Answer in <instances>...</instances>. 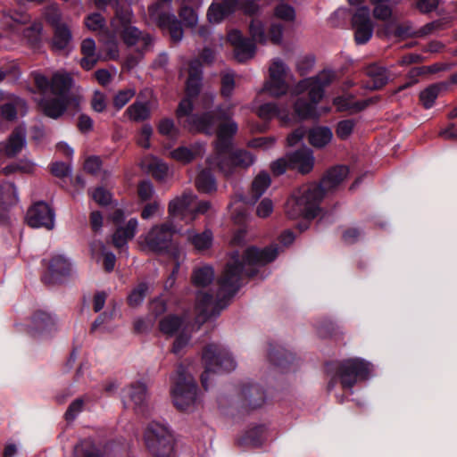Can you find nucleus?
Wrapping results in <instances>:
<instances>
[{"label":"nucleus","mask_w":457,"mask_h":457,"mask_svg":"<svg viewBox=\"0 0 457 457\" xmlns=\"http://www.w3.org/2000/svg\"><path fill=\"white\" fill-rule=\"evenodd\" d=\"M201 79V62L195 59L189 63L188 78L186 83L187 96L179 104L177 118L191 131L208 135L216 134L214 154L208 160L209 165L217 167L224 176L228 177L237 170H245L253 165L255 156L245 149L231 150L233 137L238 129L237 122L232 119L231 110L235 104L219 107L217 117L212 112H205L202 115L191 114L192 98L199 93Z\"/></svg>","instance_id":"nucleus-1"},{"label":"nucleus","mask_w":457,"mask_h":457,"mask_svg":"<svg viewBox=\"0 0 457 457\" xmlns=\"http://www.w3.org/2000/svg\"><path fill=\"white\" fill-rule=\"evenodd\" d=\"M278 253L279 247L277 245L262 250L249 247L242 254L233 253L219 279V288L215 293L209 287L214 279L213 269L211 266L196 268L192 274V282L201 288L197 292L195 303L198 321L204 322L218 315L237 291L243 278L254 276L258 266L272 262Z\"/></svg>","instance_id":"nucleus-2"},{"label":"nucleus","mask_w":457,"mask_h":457,"mask_svg":"<svg viewBox=\"0 0 457 457\" xmlns=\"http://www.w3.org/2000/svg\"><path fill=\"white\" fill-rule=\"evenodd\" d=\"M337 78L333 71L324 70L315 77H311L299 81L294 87L292 94L295 96L307 92L310 102L299 97L295 101L294 112L277 104L268 103L260 105L256 114L264 121L278 117L283 124H289L296 120L316 119L320 116L316 105L322 99L324 88L329 86Z\"/></svg>","instance_id":"nucleus-3"},{"label":"nucleus","mask_w":457,"mask_h":457,"mask_svg":"<svg viewBox=\"0 0 457 457\" xmlns=\"http://www.w3.org/2000/svg\"><path fill=\"white\" fill-rule=\"evenodd\" d=\"M34 81L38 90L46 95L50 92L53 98L44 97L39 101V107L45 115L52 119H58L67 109V94L71 87L72 79L65 72L58 71L51 79L42 74H35Z\"/></svg>","instance_id":"nucleus-4"},{"label":"nucleus","mask_w":457,"mask_h":457,"mask_svg":"<svg viewBox=\"0 0 457 457\" xmlns=\"http://www.w3.org/2000/svg\"><path fill=\"white\" fill-rule=\"evenodd\" d=\"M321 199V189L316 184L304 185L287 200L286 213L289 219H313L320 212L319 204Z\"/></svg>","instance_id":"nucleus-5"},{"label":"nucleus","mask_w":457,"mask_h":457,"mask_svg":"<svg viewBox=\"0 0 457 457\" xmlns=\"http://www.w3.org/2000/svg\"><path fill=\"white\" fill-rule=\"evenodd\" d=\"M170 394L172 402L178 410L191 411L198 404L197 386L192 375L182 366L177 367L171 377Z\"/></svg>","instance_id":"nucleus-6"},{"label":"nucleus","mask_w":457,"mask_h":457,"mask_svg":"<svg viewBox=\"0 0 457 457\" xmlns=\"http://www.w3.org/2000/svg\"><path fill=\"white\" fill-rule=\"evenodd\" d=\"M204 371L201 376L203 386L208 388V379L221 371H231L236 368V362L230 353L223 346L217 344L208 345L203 352Z\"/></svg>","instance_id":"nucleus-7"},{"label":"nucleus","mask_w":457,"mask_h":457,"mask_svg":"<svg viewBox=\"0 0 457 457\" xmlns=\"http://www.w3.org/2000/svg\"><path fill=\"white\" fill-rule=\"evenodd\" d=\"M251 39L243 37L240 31L232 30L228 35V39L234 46L235 58L242 62L252 58L255 53L254 43H265L266 35L264 26L260 20H252L249 25Z\"/></svg>","instance_id":"nucleus-8"},{"label":"nucleus","mask_w":457,"mask_h":457,"mask_svg":"<svg viewBox=\"0 0 457 457\" xmlns=\"http://www.w3.org/2000/svg\"><path fill=\"white\" fill-rule=\"evenodd\" d=\"M0 28L20 33L28 40L35 44L39 40L42 24L39 21H31L30 15L22 11H10L3 15Z\"/></svg>","instance_id":"nucleus-9"},{"label":"nucleus","mask_w":457,"mask_h":457,"mask_svg":"<svg viewBox=\"0 0 457 457\" xmlns=\"http://www.w3.org/2000/svg\"><path fill=\"white\" fill-rule=\"evenodd\" d=\"M210 209V202H196V196L192 192L186 191L170 202L168 211L170 216L180 217L186 222H191L197 215L205 214Z\"/></svg>","instance_id":"nucleus-10"},{"label":"nucleus","mask_w":457,"mask_h":457,"mask_svg":"<svg viewBox=\"0 0 457 457\" xmlns=\"http://www.w3.org/2000/svg\"><path fill=\"white\" fill-rule=\"evenodd\" d=\"M144 439L148 451L157 457H170L173 451V436L163 424L151 422L145 431Z\"/></svg>","instance_id":"nucleus-11"},{"label":"nucleus","mask_w":457,"mask_h":457,"mask_svg":"<svg viewBox=\"0 0 457 457\" xmlns=\"http://www.w3.org/2000/svg\"><path fill=\"white\" fill-rule=\"evenodd\" d=\"M131 13L129 10L116 11V16L112 21V26L116 32H120L124 42L129 46H138L142 50H147L152 44L149 35H143L136 27L130 26Z\"/></svg>","instance_id":"nucleus-12"},{"label":"nucleus","mask_w":457,"mask_h":457,"mask_svg":"<svg viewBox=\"0 0 457 457\" xmlns=\"http://www.w3.org/2000/svg\"><path fill=\"white\" fill-rule=\"evenodd\" d=\"M171 0H160L148 7V14L150 20L156 23L162 30L167 31L172 41L179 42L182 39L183 29L180 22L174 14L170 13L164 5Z\"/></svg>","instance_id":"nucleus-13"},{"label":"nucleus","mask_w":457,"mask_h":457,"mask_svg":"<svg viewBox=\"0 0 457 457\" xmlns=\"http://www.w3.org/2000/svg\"><path fill=\"white\" fill-rule=\"evenodd\" d=\"M370 371V363L358 358L348 359L337 365L335 376L344 388H352L358 380L366 379Z\"/></svg>","instance_id":"nucleus-14"},{"label":"nucleus","mask_w":457,"mask_h":457,"mask_svg":"<svg viewBox=\"0 0 457 457\" xmlns=\"http://www.w3.org/2000/svg\"><path fill=\"white\" fill-rule=\"evenodd\" d=\"M175 231V227L170 221L154 226L145 236V244L151 251L158 253L170 251L172 255L176 249L179 250L177 247H171V238Z\"/></svg>","instance_id":"nucleus-15"},{"label":"nucleus","mask_w":457,"mask_h":457,"mask_svg":"<svg viewBox=\"0 0 457 457\" xmlns=\"http://www.w3.org/2000/svg\"><path fill=\"white\" fill-rule=\"evenodd\" d=\"M287 73L288 67L280 59H273L269 68V79L263 90L276 97L285 95L288 90L286 81Z\"/></svg>","instance_id":"nucleus-16"},{"label":"nucleus","mask_w":457,"mask_h":457,"mask_svg":"<svg viewBox=\"0 0 457 457\" xmlns=\"http://www.w3.org/2000/svg\"><path fill=\"white\" fill-rule=\"evenodd\" d=\"M354 39L357 44H365L372 37L374 24L370 18V9L366 6L357 8L352 17Z\"/></svg>","instance_id":"nucleus-17"},{"label":"nucleus","mask_w":457,"mask_h":457,"mask_svg":"<svg viewBox=\"0 0 457 457\" xmlns=\"http://www.w3.org/2000/svg\"><path fill=\"white\" fill-rule=\"evenodd\" d=\"M28 224L32 228H46L50 230L54 227V213L48 204L38 202L31 206L26 215Z\"/></svg>","instance_id":"nucleus-18"},{"label":"nucleus","mask_w":457,"mask_h":457,"mask_svg":"<svg viewBox=\"0 0 457 457\" xmlns=\"http://www.w3.org/2000/svg\"><path fill=\"white\" fill-rule=\"evenodd\" d=\"M241 0H220L213 2L208 8L207 18L211 23H220L239 10Z\"/></svg>","instance_id":"nucleus-19"},{"label":"nucleus","mask_w":457,"mask_h":457,"mask_svg":"<svg viewBox=\"0 0 457 457\" xmlns=\"http://www.w3.org/2000/svg\"><path fill=\"white\" fill-rule=\"evenodd\" d=\"M50 10L54 12V14L53 16L48 15L47 19L52 23H56L53 37V47L55 50H63L68 47L71 41V32L67 25L63 23H57L60 17L58 9L54 6H52Z\"/></svg>","instance_id":"nucleus-20"},{"label":"nucleus","mask_w":457,"mask_h":457,"mask_svg":"<svg viewBox=\"0 0 457 457\" xmlns=\"http://www.w3.org/2000/svg\"><path fill=\"white\" fill-rule=\"evenodd\" d=\"M314 165V157L310 148L304 147L289 154L290 169L297 170L302 174L309 173Z\"/></svg>","instance_id":"nucleus-21"},{"label":"nucleus","mask_w":457,"mask_h":457,"mask_svg":"<svg viewBox=\"0 0 457 457\" xmlns=\"http://www.w3.org/2000/svg\"><path fill=\"white\" fill-rule=\"evenodd\" d=\"M146 399V386L142 382L133 383L123 390L124 404H132L135 409L141 407Z\"/></svg>","instance_id":"nucleus-22"},{"label":"nucleus","mask_w":457,"mask_h":457,"mask_svg":"<svg viewBox=\"0 0 457 457\" xmlns=\"http://www.w3.org/2000/svg\"><path fill=\"white\" fill-rule=\"evenodd\" d=\"M348 168L344 165L337 166L329 170L322 179L320 185H316L321 189L322 196L325 191L331 190L338 186L348 175Z\"/></svg>","instance_id":"nucleus-23"},{"label":"nucleus","mask_w":457,"mask_h":457,"mask_svg":"<svg viewBox=\"0 0 457 457\" xmlns=\"http://www.w3.org/2000/svg\"><path fill=\"white\" fill-rule=\"evenodd\" d=\"M26 145V129L20 126L16 128L5 142V156L14 157Z\"/></svg>","instance_id":"nucleus-24"},{"label":"nucleus","mask_w":457,"mask_h":457,"mask_svg":"<svg viewBox=\"0 0 457 457\" xmlns=\"http://www.w3.org/2000/svg\"><path fill=\"white\" fill-rule=\"evenodd\" d=\"M366 74L370 78V82L364 87L370 90H376L383 87L388 81L387 71L377 64H370L366 68Z\"/></svg>","instance_id":"nucleus-25"},{"label":"nucleus","mask_w":457,"mask_h":457,"mask_svg":"<svg viewBox=\"0 0 457 457\" xmlns=\"http://www.w3.org/2000/svg\"><path fill=\"white\" fill-rule=\"evenodd\" d=\"M203 152L204 146L201 144H194L190 146H179L170 152L169 156L177 162L187 163L202 154Z\"/></svg>","instance_id":"nucleus-26"},{"label":"nucleus","mask_w":457,"mask_h":457,"mask_svg":"<svg viewBox=\"0 0 457 457\" xmlns=\"http://www.w3.org/2000/svg\"><path fill=\"white\" fill-rule=\"evenodd\" d=\"M186 235L187 240L199 252L209 249L212 245L213 234L211 229L206 228L201 233L187 230Z\"/></svg>","instance_id":"nucleus-27"},{"label":"nucleus","mask_w":457,"mask_h":457,"mask_svg":"<svg viewBox=\"0 0 457 457\" xmlns=\"http://www.w3.org/2000/svg\"><path fill=\"white\" fill-rule=\"evenodd\" d=\"M137 220L130 219L125 227L118 228L113 234L112 242L115 247L123 248L128 240L133 238L137 228Z\"/></svg>","instance_id":"nucleus-28"},{"label":"nucleus","mask_w":457,"mask_h":457,"mask_svg":"<svg viewBox=\"0 0 457 457\" xmlns=\"http://www.w3.org/2000/svg\"><path fill=\"white\" fill-rule=\"evenodd\" d=\"M26 111L25 101L20 97H13L2 104L0 114L6 120H13L18 113L24 114Z\"/></svg>","instance_id":"nucleus-29"},{"label":"nucleus","mask_w":457,"mask_h":457,"mask_svg":"<svg viewBox=\"0 0 457 457\" xmlns=\"http://www.w3.org/2000/svg\"><path fill=\"white\" fill-rule=\"evenodd\" d=\"M159 328L163 335L172 337L176 332L186 328L182 318L178 315L170 314L160 320Z\"/></svg>","instance_id":"nucleus-30"},{"label":"nucleus","mask_w":457,"mask_h":457,"mask_svg":"<svg viewBox=\"0 0 457 457\" xmlns=\"http://www.w3.org/2000/svg\"><path fill=\"white\" fill-rule=\"evenodd\" d=\"M141 165L143 169L147 170L159 180L163 179L168 171L167 165L161 160L153 156H146L141 162Z\"/></svg>","instance_id":"nucleus-31"},{"label":"nucleus","mask_w":457,"mask_h":457,"mask_svg":"<svg viewBox=\"0 0 457 457\" xmlns=\"http://www.w3.org/2000/svg\"><path fill=\"white\" fill-rule=\"evenodd\" d=\"M332 131L328 127H315L309 131L308 138L315 147H323L332 139Z\"/></svg>","instance_id":"nucleus-32"},{"label":"nucleus","mask_w":457,"mask_h":457,"mask_svg":"<svg viewBox=\"0 0 457 457\" xmlns=\"http://www.w3.org/2000/svg\"><path fill=\"white\" fill-rule=\"evenodd\" d=\"M47 269L53 277L65 276L71 272V264L67 258L58 254L52 257Z\"/></svg>","instance_id":"nucleus-33"},{"label":"nucleus","mask_w":457,"mask_h":457,"mask_svg":"<svg viewBox=\"0 0 457 457\" xmlns=\"http://www.w3.org/2000/svg\"><path fill=\"white\" fill-rule=\"evenodd\" d=\"M91 252L94 258L97 261H99V256H103L104 267L106 271H112L113 270L115 265V255L111 252H107L102 242H93L91 245Z\"/></svg>","instance_id":"nucleus-34"},{"label":"nucleus","mask_w":457,"mask_h":457,"mask_svg":"<svg viewBox=\"0 0 457 457\" xmlns=\"http://www.w3.org/2000/svg\"><path fill=\"white\" fill-rule=\"evenodd\" d=\"M270 177L266 171H261L253 180L251 187V197L257 201L270 185Z\"/></svg>","instance_id":"nucleus-35"},{"label":"nucleus","mask_w":457,"mask_h":457,"mask_svg":"<svg viewBox=\"0 0 457 457\" xmlns=\"http://www.w3.org/2000/svg\"><path fill=\"white\" fill-rule=\"evenodd\" d=\"M125 113L133 121H143L150 117V108L146 103L135 102Z\"/></svg>","instance_id":"nucleus-36"},{"label":"nucleus","mask_w":457,"mask_h":457,"mask_svg":"<svg viewBox=\"0 0 457 457\" xmlns=\"http://www.w3.org/2000/svg\"><path fill=\"white\" fill-rule=\"evenodd\" d=\"M197 189L203 193H211L216 190L215 179L210 170H202L195 180Z\"/></svg>","instance_id":"nucleus-37"},{"label":"nucleus","mask_w":457,"mask_h":457,"mask_svg":"<svg viewBox=\"0 0 457 457\" xmlns=\"http://www.w3.org/2000/svg\"><path fill=\"white\" fill-rule=\"evenodd\" d=\"M18 202L17 191L11 182H4L0 186V204L6 209Z\"/></svg>","instance_id":"nucleus-38"},{"label":"nucleus","mask_w":457,"mask_h":457,"mask_svg":"<svg viewBox=\"0 0 457 457\" xmlns=\"http://www.w3.org/2000/svg\"><path fill=\"white\" fill-rule=\"evenodd\" d=\"M73 457H99L97 449L91 439H85L75 445Z\"/></svg>","instance_id":"nucleus-39"},{"label":"nucleus","mask_w":457,"mask_h":457,"mask_svg":"<svg viewBox=\"0 0 457 457\" xmlns=\"http://www.w3.org/2000/svg\"><path fill=\"white\" fill-rule=\"evenodd\" d=\"M442 88V86L434 84L428 87L426 89L420 92V100L423 106L427 109L432 107L435 100L437 98L438 94Z\"/></svg>","instance_id":"nucleus-40"},{"label":"nucleus","mask_w":457,"mask_h":457,"mask_svg":"<svg viewBox=\"0 0 457 457\" xmlns=\"http://www.w3.org/2000/svg\"><path fill=\"white\" fill-rule=\"evenodd\" d=\"M374 5L373 15L376 19L386 21L392 14L391 8L388 4L389 0H370Z\"/></svg>","instance_id":"nucleus-41"},{"label":"nucleus","mask_w":457,"mask_h":457,"mask_svg":"<svg viewBox=\"0 0 457 457\" xmlns=\"http://www.w3.org/2000/svg\"><path fill=\"white\" fill-rule=\"evenodd\" d=\"M157 129L161 135L170 139H175L179 136V129L171 119H162L158 123Z\"/></svg>","instance_id":"nucleus-42"},{"label":"nucleus","mask_w":457,"mask_h":457,"mask_svg":"<svg viewBox=\"0 0 457 457\" xmlns=\"http://www.w3.org/2000/svg\"><path fill=\"white\" fill-rule=\"evenodd\" d=\"M148 287L145 283L137 285L128 296V303L130 306H138L146 295Z\"/></svg>","instance_id":"nucleus-43"},{"label":"nucleus","mask_w":457,"mask_h":457,"mask_svg":"<svg viewBox=\"0 0 457 457\" xmlns=\"http://www.w3.org/2000/svg\"><path fill=\"white\" fill-rule=\"evenodd\" d=\"M274 14L278 19L285 21H293L295 18V9L285 3H280L276 6Z\"/></svg>","instance_id":"nucleus-44"},{"label":"nucleus","mask_w":457,"mask_h":457,"mask_svg":"<svg viewBox=\"0 0 457 457\" xmlns=\"http://www.w3.org/2000/svg\"><path fill=\"white\" fill-rule=\"evenodd\" d=\"M36 328L39 331L49 329L54 325L53 318L46 312H37L33 317Z\"/></svg>","instance_id":"nucleus-45"},{"label":"nucleus","mask_w":457,"mask_h":457,"mask_svg":"<svg viewBox=\"0 0 457 457\" xmlns=\"http://www.w3.org/2000/svg\"><path fill=\"white\" fill-rule=\"evenodd\" d=\"M85 25L92 31L101 32L105 25V21L100 13H92L85 20Z\"/></svg>","instance_id":"nucleus-46"},{"label":"nucleus","mask_w":457,"mask_h":457,"mask_svg":"<svg viewBox=\"0 0 457 457\" xmlns=\"http://www.w3.org/2000/svg\"><path fill=\"white\" fill-rule=\"evenodd\" d=\"M189 341L190 336L186 328H183L180 334L175 339L171 352L176 355L181 354L183 350L188 345Z\"/></svg>","instance_id":"nucleus-47"},{"label":"nucleus","mask_w":457,"mask_h":457,"mask_svg":"<svg viewBox=\"0 0 457 457\" xmlns=\"http://www.w3.org/2000/svg\"><path fill=\"white\" fill-rule=\"evenodd\" d=\"M179 16L187 27L193 28L198 21L195 11L188 6H182L179 11Z\"/></svg>","instance_id":"nucleus-48"},{"label":"nucleus","mask_w":457,"mask_h":457,"mask_svg":"<svg viewBox=\"0 0 457 457\" xmlns=\"http://www.w3.org/2000/svg\"><path fill=\"white\" fill-rule=\"evenodd\" d=\"M136 91L132 88H127L119 91L113 98V105L117 109H121L135 96Z\"/></svg>","instance_id":"nucleus-49"},{"label":"nucleus","mask_w":457,"mask_h":457,"mask_svg":"<svg viewBox=\"0 0 457 457\" xmlns=\"http://www.w3.org/2000/svg\"><path fill=\"white\" fill-rule=\"evenodd\" d=\"M153 135V128L149 124H145L137 136V144L143 148L150 147V138Z\"/></svg>","instance_id":"nucleus-50"},{"label":"nucleus","mask_w":457,"mask_h":457,"mask_svg":"<svg viewBox=\"0 0 457 457\" xmlns=\"http://www.w3.org/2000/svg\"><path fill=\"white\" fill-rule=\"evenodd\" d=\"M84 400L82 398H78L74 400L68 407L64 417L68 421H71L76 419V417L83 411L84 408Z\"/></svg>","instance_id":"nucleus-51"},{"label":"nucleus","mask_w":457,"mask_h":457,"mask_svg":"<svg viewBox=\"0 0 457 457\" xmlns=\"http://www.w3.org/2000/svg\"><path fill=\"white\" fill-rule=\"evenodd\" d=\"M355 122L353 120H344L338 122L337 127V136L341 139L347 138L353 130Z\"/></svg>","instance_id":"nucleus-52"},{"label":"nucleus","mask_w":457,"mask_h":457,"mask_svg":"<svg viewBox=\"0 0 457 457\" xmlns=\"http://www.w3.org/2000/svg\"><path fill=\"white\" fill-rule=\"evenodd\" d=\"M235 87V79L232 73H226L221 79V95L224 97H229Z\"/></svg>","instance_id":"nucleus-53"},{"label":"nucleus","mask_w":457,"mask_h":457,"mask_svg":"<svg viewBox=\"0 0 457 457\" xmlns=\"http://www.w3.org/2000/svg\"><path fill=\"white\" fill-rule=\"evenodd\" d=\"M289 166V154L283 158H279L270 164V170L275 176L282 175Z\"/></svg>","instance_id":"nucleus-54"},{"label":"nucleus","mask_w":457,"mask_h":457,"mask_svg":"<svg viewBox=\"0 0 457 457\" xmlns=\"http://www.w3.org/2000/svg\"><path fill=\"white\" fill-rule=\"evenodd\" d=\"M91 107L95 112H104L106 108V96L104 94L96 91L91 99Z\"/></svg>","instance_id":"nucleus-55"},{"label":"nucleus","mask_w":457,"mask_h":457,"mask_svg":"<svg viewBox=\"0 0 457 457\" xmlns=\"http://www.w3.org/2000/svg\"><path fill=\"white\" fill-rule=\"evenodd\" d=\"M172 256H173V259L176 261V264H175V267H174V269L172 270L171 275L165 281L164 287L167 289L172 287L174 283H175V274L179 271V260L181 258L184 257V253L180 250H177L176 249L172 253Z\"/></svg>","instance_id":"nucleus-56"},{"label":"nucleus","mask_w":457,"mask_h":457,"mask_svg":"<svg viewBox=\"0 0 457 457\" xmlns=\"http://www.w3.org/2000/svg\"><path fill=\"white\" fill-rule=\"evenodd\" d=\"M273 212V203L269 198L261 201L256 208V215L260 218H267Z\"/></svg>","instance_id":"nucleus-57"},{"label":"nucleus","mask_w":457,"mask_h":457,"mask_svg":"<svg viewBox=\"0 0 457 457\" xmlns=\"http://www.w3.org/2000/svg\"><path fill=\"white\" fill-rule=\"evenodd\" d=\"M314 58L311 55H306L299 58L296 62V70L301 75L306 74L313 66Z\"/></svg>","instance_id":"nucleus-58"},{"label":"nucleus","mask_w":457,"mask_h":457,"mask_svg":"<svg viewBox=\"0 0 457 457\" xmlns=\"http://www.w3.org/2000/svg\"><path fill=\"white\" fill-rule=\"evenodd\" d=\"M92 198L97 204L105 205L111 201V194L103 187H97L92 193Z\"/></svg>","instance_id":"nucleus-59"},{"label":"nucleus","mask_w":457,"mask_h":457,"mask_svg":"<svg viewBox=\"0 0 457 457\" xmlns=\"http://www.w3.org/2000/svg\"><path fill=\"white\" fill-rule=\"evenodd\" d=\"M438 4L439 0H418L416 7L420 12L427 13L436 10Z\"/></svg>","instance_id":"nucleus-60"},{"label":"nucleus","mask_w":457,"mask_h":457,"mask_svg":"<svg viewBox=\"0 0 457 457\" xmlns=\"http://www.w3.org/2000/svg\"><path fill=\"white\" fill-rule=\"evenodd\" d=\"M138 195L142 201L149 200L154 194V187L148 181H143L138 186Z\"/></svg>","instance_id":"nucleus-61"},{"label":"nucleus","mask_w":457,"mask_h":457,"mask_svg":"<svg viewBox=\"0 0 457 457\" xmlns=\"http://www.w3.org/2000/svg\"><path fill=\"white\" fill-rule=\"evenodd\" d=\"M78 128L82 133L91 131L93 129V120L87 114H80L78 119Z\"/></svg>","instance_id":"nucleus-62"},{"label":"nucleus","mask_w":457,"mask_h":457,"mask_svg":"<svg viewBox=\"0 0 457 457\" xmlns=\"http://www.w3.org/2000/svg\"><path fill=\"white\" fill-rule=\"evenodd\" d=\"M51 172L58 178H62L71 173V168L64 162H54L52 164Z\"/></svg>","instance_id":"nucleus-63"},{"label":"nucleus","mask_w":457,"mask_h":457,"mask_svg":"<svg viewBox=\"0 0 457 457\" xmlns=\"http://www.w3.org/2000/svg\"><path fill=\"white\" fill-rule=\"evenodd\" d=\"M101 166V161L96 156L88 157L84 163V170L88 173H96Z\"/></svg>","instance_id":"nucleus-64"}]
</instances>
